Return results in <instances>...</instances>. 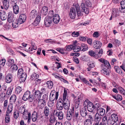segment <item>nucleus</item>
<instances>
[{
  "instance_id": "obj_1",
  "label": "nucleus",
  "mask_w": 125,
  "mask_h": 125,
  "mask_svg": "<svg viewBox=\"0 0 125 125\" xmlns=\"http://www.w3.org/2000/svg\"><path fill=\"white\" fill-rule=\"evenodd\" d=\"M67 94V91L64 89L63 94V99L62 100V102L60 101V102L62 103V104L63 105V106L64 109L66 110H68L69 109L70 106L69 101H68L67 100V101H66Z\"/></svg>"
},
{
  "instance_id": "obj_2",
  "label": "nucleus",
  "mask_w": 125,
  "mask_h": 125,
  "mask_svg": "<svg viewBox=\"0 0 125 125\" xmlns=\"http://www.w3.org/2000/svg\"><path fill=\"white\" fill-rule=\"evenodd\" d=\"M11 0L10 3L13 6L14 5H17L16 0H2L3 7L1 6V8L3 9L4 7L5 9L7 10L9 7V3Z\"/></svg>"
},
{
  "instance_id": "obj_3",
  "label": "nucleus",
  "mask_w": 125,
  "mask_h": 125,
  "mask_svg": "<svg viewBox=\"0 0 125 125\" xmlns=\"http://www.w3.org/2000/svg\"><path fill=\"white\" fill-rule=\"evenodd\" d=\"M22 99L24 101L28 100L30 102H31L33 101L34 98L31 94L30 92L27 91L24 94L22 97Z\"/></svg>"
},
{
  "instance_id": "obj_4",
  "label": "nucleus",
  "mask_w": 125,
  "mask_h": 125,
  "mask_svg": "<svg viewBox=\"0 0 125 125\" xmlns=\"http://www.w3.org/2000/svg\"><path fill=\"white\" fill-rule=\"evenodd\" d=\"M101 72L102 74L105 76L109 75L110 73H111L110 68L104 64H101Z\"/></svg>"
},
{
  "instance_id": "obj_5",
  "label": "nucleus",
  "mask_w": 125,
  "mask_h": 125,
  "mask_svg": "<svg viewBox=\"0 0 125 125\" xmlns=\"http://www.w3.org/2000/svg\"><path fill=\"white\" fill-rule=\"evenodd\" d=\"M99 107V105L98 104H96L95 105H94L93 103L91 102H89L87 107V109L88 111L94 113L95 110L98 108Z\"/></svg>"
},
{
  "instance_id": "obj_6",
  "label": "nucleus",
  "mask_w": 125,
  "mask_h": 125,
  "mask_svg": "<svg viewBox=\"0 0 125 125\" xmlns=\"http://www.w3.org/2000/svg\"><path fill=\"white\" fill-rule=\"evenodd\" d=\"M22 114V117L24 120H27L28 119L27 122L29 123L30 122L31 119V115L30 112H28L27 110H26Z\"/></svg>"
},
{
  "instance_id": "obj_7",
  "label": "nucleus",
  "mask_w": 125,
  "mask_h": 125,
  "mask_svg": "<svg viewBox=\"0 0 125 125\" xmlns=\"http://www.w3.org/2000/svg\"><path fill=\"white\" fill-rule=\"evenodd\" d=\"M80 8L82 12H84L87 14L89 13V8L85 5L84 1H82L80 6Z\"/></svg>"
},
{
  "instance_id": "obj_8",
  "label": "nucleus",
  "mask_w": 125,
  "mask_h": 125,
  "mask_svg": "<svg viewBox=\"0 0 125 125\" xmlns=\"http://www.w3.org/2000/svg\"><path fill=\"white\" fill-rule=\"evenodd\" d=\"M52 17L46 16L45 19L44 24L46 27L50 26L53 22Z\"/></svg>"
},
{
  "instance_id": "obj_9",
  "label": "nucleus",
  "mask_w": 125,
  "mask_h": 125,
  "mask_svg": "<svg viewBox=\"0 0 125 125\" xmlns=\"http://www.w3.org/2000/svg\"><path fill=\"white\" fill-rule=\"evenodd\" d=\"M52 91L51 93L50 97L49 99L51 101H52L55 100H56L58 99V93L57 92H56L55 93V95H54L53 94H52Z\"/></svg>"
},
{
  "instance_id": "obj_10",
  "label": "nucleus",
  "mask_w": 125,
  "mask_h": 125,
  "mask_svg": "<svg viewBox=\"0 0 125 125\" xmlns=\"http://www.w3.org/2000/svg\"><path fill=\"white\" fill-rule=\"evenodd\" d=\"M73 110H70L68 111L66 115V118L68 120H71L72 118L73 115Z\"/></svg>"
},
{
  "instance_id": "obj_11",
  "label": "nucleus",
  "mask_w": 125,
  "mask_h": 125,
  "mask_svg": "<svg viewBox=\"0 0 125 125\" xmlns=\"http://www.w3.org/2000/svg\"><path fill=\"white\" fill-rule=\"evenodd\" d=\"M26 19V15L24 14H21L18 20V22L19 24H22L24 22Z\"/></svg>"
},
{
  "instance_id": "obj_12",
  "label": "nucleus",
  "mask_w": 125,
  "mask_h": 125,
  "mask_svg": "<svg viewBox=\"0 0 125 125\" xmlns=\"http://www.w3.org/2000/svg\"><path fill=\"white\" fill-rule=\"evenodd\" d=\"M94 47L96 49H99L102 45V43L98 41H95L93 43Z\"/></svg>"
},
{
  "instance_id": "obj_13",
  "label": "nucleus",
  "mask_w": 125,
  "mask_h": 125,
  "mask_svg": "<svg viewBox=\"0 0 125 125\" xmlns=\"http://www.w3.org/2000/svg\"><path fill=\"white\" fill-rule=\"evenodd\" d=\"M69 15L70 18L72 19H74L75 18L76 13L75 10L74 8H71Z\"/></svg>"
},
{
  "instance_id": "obj_14",
  "label": "nucleus",
  "mask_w": 125,
  "mask_h": 125,
  "mask_svg": "<svg viewBox=\"0 0 125 125\" xmlns=\"http://www.w3.org/2000/svg\"><path fill=\"white\" fill-rule=\"evenodd\" d=\"M34 99L36 100H39L41 98L42 94L40 91L39 90L35 91L34 92Z\"/></svg>"
},
{
  "instance_id": "obj_15",
  "label": "nucleus",
  "mask_w": 125,
  "mask_h": 125,
  "mask_svg": "<svg viewBox=\"0 0 125 125\" xmlns=\"http://www.w3.org/2000/svg\"><path fill=\"white\" fill-rule=\"evenodd\" d=\"M77 42L76 41L73 43V50L74 52H78L80 51H81L80 46L77 45Z\"/></svg>"
},
{
  "instance_id": "obj_16",
  "label": "nucleus",
  "mask_w": 125,
  "mask_h": 125,
  "mask_svg": "<svg viewBox=\"0 0 125 125\" xmlns=\"http://www.w3.org/2000/svg\"><path fill=\"white\" fill-rule=\"evenodd\" d=\"M112 14L113 16V18L116 17L119 15V11L118 9L114 8L113 9Z\"/></svg>"
},
{
  "instance_id": "obj_17",
  "label": "nucleus",
  "mask_w": 125,
  "mask_h": 125,
  "mask_svg": "<svg viewBox=\"0 0 125 125\" xmlns=\"http://www.w3.org/2000/svg\"><path fill=\"white\" fill-rule=\"evenodd\" d=\"M75 8L77 14L78 16H82L83 14L81 11L80 10V6L78 4H77L75 5Z\"/></svg>"
},
{
  "instance_id": "obj_18",
  "label": "nucleus",
  "mask_w": 125,
  "mask_h": 125,
  "mask_svg": "<svg viewBox=\"0 0 125 125\" xmlns=\"http://www.w3.org/2000/svg\"><path fill=\"white\" fill-rule=\"evenodd\" d=\"M15 20L13 15H12V13L9 12L8 17V21L10 23H11L14 21Z\"/></svg>"
},
{
  "instance_id": "obj_19",
  "label": "nucleus",
  "mask_w": 125,
  "mask_h": 125,
  "mask_svg": "<svg viewBox=\"0 0 125 125\" xmlns=\"http://www.w3.org/2000/svg\"><path fill=\"white\" fill-rule=\"evenodd\" d=\"M52 19L54 23L55 24H57L59 22L60 18L58 15L55 14Z\"/></svg>"
},
{
  "instance_id": "obj_20",
  "label": "nucleus",
  "mask_w": 125,
  "mask_h": 125,
  "mask_svg": "<svg viewBox=\"0 0 125 125\" xmlns=\"http://www.w3.org/2000/svg\"><path fill=\"white\" fill-rule=\"evenodd\" d=\"M43 113L45 117L46 118L50 114V109L47 106L45 107L44 109Z\"/></svg>"
},
{
  "instance_id": "obj_21",
  "label": "nucleus",
  "mask_w": 125,
  "mask_h": 125,
  "mask_svg": "<svg viewBox=\"0 0 125 125\" xmlns=\"http://www.w3.org/2000/svg\"><path fill=\"white\" fill-rule=\"evenodd\" d=\"M55 115L58 117L59 119L62 120L63 119V114L62 111H57Z\"/></svg>"
},
{
  "instance_id": "obj_22",
  "label": "nucleus",
  "mask_w": 125,
  "mask_h": 125,
  "mask_svg": "<svg viewBox=\"0 0 125 125\" xmlns=\"http://www.w3.org/2000/svg\"><path fill=\"white\" fill-rule=\"evenodd\" d=\"M0 18L2 20H4L6 19L7 16L4 11L0 10Z\"/></svg>"
},
{
  "instance_id": "obj_23",
  "label": "nucleus",
  "mask_w": 125,
  "mask_h": 125,
  "mask_svg": "<svg viewBox=\"0 0 125 125\" xmlns=\"http://www.w3.org/2000/svg\"><path fill=\"white\" fill-rule=\"evenodd\" d=\"M80 47L81 51H87L88 49L87 45L85 43H82Z\"/></svg>"
},
{
  "instance_id": "obj_24",
  "label": "nucleus",
  "mask_w": 125,
  "mask_h": 125,
  "mask_svg": "<svg viewBox=\"0 0 125 125\" xmlns=\"http://www.w3.org/2000/svg\"><path fill=\"white\" fill-rule=\"evenodd\" d=\"M101 115L98 113H96L94 116L95 122L99 123L101 120Z\"/></svg>"
},
{
  "instance_id": "obj_25",
  "label": "nucleus",
  "mask_w": 125,
  "mask_h": 125,
  "mask_svg": "<svg viewBox=\"0 0 125 125\" xmlns=\"http://www.w3.org/2000/svg\"><path fill=\"white\" fill-rule=\"evenodd\" d=\"M13 109V105L12 104H9L8 107L6 111V114H9L11 113Z\"/></svg>"
},
{
  "instance_id": "obj_26",
  "label": "nucleus",
  "mask_w": 125,
  "mask_h": 125,
  "mask_svg": "<svg viewBox=\"0 0 125 125\" xmlns=\"http://www.w3.org/2000/svg\"><path fill=\"white\" fill-rule=\"evenodd\" d=\"M48 12V7L45 6L43 7L41 10V14L43 15H46L47 14Z\"/></svg>"
},
{
  "instance_id": "obj_27",
  "label": "nucleus",
  "mask_w": 125,
  "mask_h": 125,
  "mask_svg": "<svg viewBox=\"0 0 125 125\" xmlns=\"http://www.w3.org/2000/svg\"><path fill=\"white\" fill-rule=\"evenodd\" d=\"M81 115L83 117H85L87 115V111L85 108H83L80 111Z\"/></svg>"
},
{
  "instance_id": "obj_28",
  "label": "nucleus",
  "mask_w": 125,
  "mask_h": 125,
  "mask_svg": "<svg viewBox=\"0 0 125 125\" xmlns=\"http://www.w3.org/2000/svg\"><path fill=\"white\" fill-rule=\"evenodd\" d=\"M18 69L17 66L16 64L12 65L10 68V72L13 73L16 71Z\"/></svg>"
},
{
  "instance_id": "obj_29",
  "label": "nucleus",
  "mask_w": 125,
  "mask_h": 125,
  "mask_svg": "<svg viewBox=\"0 0 125 125\" xmlns=\"http://www.w3.org/2000/svg\"><path fill=\"white\" fill-rule=\"evenodd\" d=\"M37 116V113L35 111L33 112L31 115L32 120L34 122L36 121L38 117Z\"/></svg>"
},
{
  "instance_id": "obj_30",
  "label": "nucleus",
  "mask_w": 125,
  "mask_h": 125,
  "mask_svg": "<svg viewBox=\"0 0 125 125\" xmlns=\"http://www.w3.org/2000/svg\"><path fill=\"white\" fill-rule=\"evenodd\" d=\"M97 113L99 112L100 115L101 116L104 115L105 114V110L103 108H97Z\"/></svg>"
},
{
  "instance_id": "obj_31",
  "label": "nucleus",
  "mask_w": 125,
  "mask_h": 125,
  "mask_svg": "<svg viewBox=\"0 0 125 125\" xmlns=\"http://www.w3.org/2000/svg\"><path fill=\"white\" fill-rule=\"evenodd\" d=\"M12 90V88L11 87L8 88L7 89L6 94L4 93V97H5V96L7 97V96H10L11 94Z\"/></svg>"
},
{
  "instance_id": "obj_32",
  "label": "nucleus",
  "mask_w": 125,
  "mask_h": 125,
  "mask_svg": "<svg viewBox=\"0 0 125 125\" xmlns=\"http://www.w3.org/2000/svg\"><path fill=\"white\" fill-rule=\"evenodd\" d=\"M111 117L114 122H116L118 120V116L115 114H112L111 115Z\"/></svg>"
},
{
  "instance_id": "obj_33",
  "label": "nucleus",
  "mask_w": 125,
  "mask_h": 125,
  "mask_svg": "<svg viewBox=\"0 0 125 125\" xmlns=\"http://www.w3.org/2000/svg\"><path fill=\"white\" fill-rule=\"evenodd\" d=\"M37 12L36 10H32L30 13V18H34L37 16Z\"/></svg>"
},
{
  "instance_id": "obj_34",
  "label": "nucleus",
  "mask_w": 125,
  "mask_h": 125,
  "mask_svg": "<svg viewBox=\"0 0 125 125\" xmlns=\"http://www.w3.org/2000/svg\"><path fill=\"white\" fill-rule=\"evenodd\" d=\"M20 83L24 82L25 81L27 77V75L26 74H24L22 76H20Z\"/></svg>"
},
{
  "instance_id": "obj_35",
  "label": "nucleus",
  "mask_w": 125,
  "mask_h": 125,
  "mask_svg": "<svg viewBox=\"0 0 125 125\" xmlns=\"http://www.w3.org/2000/svg\"><path fill=\"white\" fill-rule=\"evenodd\" d=\"M12 76L11 75H7L6 77L5 81L7 83H10L12 81Z\"/></svg>"
},
{
  "instance_id": "obj_36",
  "label": "nucleus",
  "mask_w": 125,
  "mask_h": 125,
  "mask_svg": "<svg viewBox=\"0 0 125 125\" xmlns=\"http://www.w3.org/2000/svg\"><path fill=\"white\" fill-rule=\"evenodd\" d=\"M13 12L15 14L18 13L19 12V8L17 5H15L13 6Z\"/></svg>"
},
{
  "instance_id": "obj_37",
  "label": "nucleus",
  "mask_w": 125,
  "mask_h": 125,
  "mask_svg": "<svg viewBox=\"0 0 125 125\" xmlns=\"http://www.w3.org/2000/svg\"><path fill=\"white\" fill-rule=\"evenodd\" d=\"M19 113L17 110H16L14 111L13 116L14 118L17 119L19 116Z\"/></svg>"
},
{
  "instance_id": "obj_38",
  "label": "nucleus",
  "mask_w": 125,
  "mask_h": 125,
  "mask_svg": "<svg viewBox=\"0 0 125 125\" xmlns=\"http://www.w3.org/2000/svg\"><path fill=\"white\" fill-rule=\"evenodd\" d=\"M47 87L50 89H51L53 87V83L52 81H48L46 83Z\"/></svg>"
},
{
  "instance_id": "obj_39",
  "label": "nucleus",
  "mask_w": 125,
  "mask_h": 125,
  "mask_svg": "<svg viewBox=\"0 0 125 125\" xmlns=\"http://www.w3.org/2000/svg\"><path fill=\"white\" fill-rule=\"evenodd\" d=\"M26 110L24 106H22L19 108L18 112L19 113L22 114Z\"/></svg>"
},
{
  "instance_id": "obj_40",
  "label": "nucleus",
  "mask_w": 125,
  "mask_h": 125,
  "mask_svg": "<svg viewBox=\"0 0 125 125\" xmlns=\"http://www.w3.org/2000/svg\"><path fill=\"white\" fill-rule=\"evenodd\" d=\"M113 44L116 46H119L121 44V42L120 41L117 39H115L113 42Z\"/></svg>"
},
{
  "instance_id": "obj_41",
  "label": "nucleus",
  "mask_w": 125,
  "mask_h": 125,
  "mask_svg": "<svg viewBox=\"0 0 125 125\" xmlns=\"http://www.w3.org/2000/svg\"><path fill=\"white\" fill-rule=\"evenodd\" d=\"M56 50L61 54L65 53V52L66 51L65 49H63L62 48H58L56 49Z\"/></svg>"
},
{
  "instance_id": "obj_42",
  "label": "nucleus",
  "mask_w": 125,
  "mask_h": 125,
  "mask_svg": "<svg viewBox=\"0 0 125 125\" xmlns=\"http://www.w3.org/2000/svg\"><path fill=\"white\" fill-rule=\"evenodd\" d=\"M26 73L23 72V70L21 68L18 70L17 73L18 76H20Z\"/></svg>"
},
{
  "instance_id": "obj_43",
  "label": "nucleus",
  "mask_w": 125,
  "mask_h": 125,
  "mask_svg": "<svg viewBox=\"0 0 125 125\" xmlns=\"http://www.w3.org/2000/svg\"><path fill=\"white\" fill-rule=\"evenodd\" d=\"M84 125H92V122L90 119H86L84 122Z\"/></svg>"
},
{
  "instance_id": "obj_44",
  "label": "nucleus",
  "mask_w": 125,
  "mask_h": 125,
  "mask_svg": "<svg viewBox=\"0 0 125 125\" xmlns=\"http://www.w3.org/2000/svg\"><path fill=\"white\" fill-rule=\"evenodd\" d=\"M39 75L36 73H34L31 76V79L34 80L38 79L39 78Z\"/></svg>"
},
{
  "instance_id": "obj_45",
  "label": "nucleus",
  "mask_w": 125,
  "mask_h": 125,
  "mask_svg": "<svg viewBox=\"0 0 125 125\" xmlns=\"http://www.w3.org/2000/svg\"><path fill=\"white\" fill-rule=\"evenodd\" d=\"M103 51L102 49H100L99 50V51L98 53L97 54L96 56H95V58L96 59H98L100 58L101 56L103 54Z\"/></svg>"
},
{
  "instance_id": "obj_46",
  "label": "nucleus",
  "mask_w": 125,
  "mask_h": 125,
  "mask_svg": "<svg viewBox=\"0 0 125 125\" xmlns=\"http://www.w3.org/2000/svg\"><path fill=\"white\" fill-rule=\"evenodd\" d=\"M88 53L90 56L94 57L95 58V56L97 55V54L95 53L92 50L89 51Z\"/></svg>"
},
{
  "instance_id": "obj_47",
  "label": "nucleus",
  "mask_w": 125,
  "mask_h": 125,
  "mask_svg": "<svg viewBox=\"0 0 125 125\" xmlns=\"http://www.w3.org/2000/svg\"><path fill=\"white\" fill-rule=\"evenodd\" d=\"M84 2V4L87 7H90L91 6V3L90 1L88 0H85L83 1Z\"/></svg>"
},
{
  "instance_id": "obj_48",
  "label": "nucleus",
  "mask_w": 125,
  "mask_h": 125,
  "mask_svg": "<svg viewBox=\"0 0 125 125\" xmlns=\"http://www.w3.org/2000/svg\"><path fill=\"white\" fill-rule=\"evenodd\" d=\"M72 35L74 37H77L80 35V34L79 31H74L72 32Z\"/></svg>"
},
{
  "instance_id": "obj_49",
  "label": "nucleus",
  "mask_w": 125,
  "mask_h": 125,
  "mask_svg": "<svg viewBox=\"0 0 125 125\" xmlns=\"http://www.w3.org/2000/svg\"><path fill=\"white\" fill-rule=\"evenodd\" d=\"M16 99V96L14 94H13L12 95L10 98V100L12 102H15Z\"/></svg>"
},
{
  "instance_id": "obj_50",
  "label": "nucleus",
  "mask_w": 125,
  "mask_h": 125,
  "mask_svg": "<svg viewBox=\"0 0 125 125\" xmlns=\"http://www.w3.org/2000/svg\"><path fill=\"white\" fill-rule=\"evenodd\" d=\"M73 44L72 45H70L66 46V51H70L72 50L73 48Z\"/></svg>"
},
{
  "instance_id": "obj_51",
  "label": "nucleus",
  "mask_w": 125,
  "mask_h": 125,
  "mask_svg": "<svg viewBox=\"0 0 125 125\" xmlns=\"http://www.w3.org/2000/svg\"><path fill=\"white\" fill-rule=\"evenodd\" d=\"M79 78L85 83H86V84H89V81L87 80L85 78L81 76H79Z\"/></svg>"
},
{
  "instance_id": "obj_52",
  "label": "nucleus",
  "mask_w": 125,
  "mask_h": 125,
  "mask_svg": "<svg viewBox=\"0 0 125 125\" xmlns=\"http://www.w3.org/2000/svg\"><path fill=\"white\" fill-rule=\"evenodd\" d=\"M118 89L120 93L125 96V90L120 86L118 87Z\"/></svg>"
},
{
  "instance_id": "obj_53",
  "label": "nucleus",
  "mask_w": 125,
  "mask_h": 125,
  "mask_svg": "<svg viewBox=\"0 0 125 125\" xmlns=\"http://www.w3.org/2000/svg\"><path fill=\"white\" fill-rule=\"evenodd\" d=\"M22 90V89L21 87L20 86H18L16 88L15 92L16 93L19 94L21 91Z\"/></svg>"
},
{
  "instance_id": "obj_54",
  "label": "nucleus",
  "mask_w": 125,
  "mask_h": 125,
  "mask_svg": "<svg viewBox=\"0 0 125 125\" xmlns=\"http://www.w3.org/2000/svg\"><path fill=\"white\" fill-rule=\"evenodd\" d=\"M11 23L12 26L14 28H16L18 27L19 25L18 24L19 23L18 21H16L15 22L13 21Z\"/></svg>"
},
{
  "instance_id": "obj_55",
  "label": "nucleus",
  "mask_w": 125,
  "mask_h": 125,
  "mask_svg": "<svg viewBox=\"0 0 125 125\" xmlns=\"http://www.w3.org/2000/svg\"><path fill=\"white\" fill-rule=\"evenodd\" d=\"M81 59L84 61H88L89 60V58L86 55H83L81 58Z\"/></svg>"
},
{
  "instance_id": "obj_56",
  "label": "nucleus",
  "mask_w": 125,
  "mask_h": 125,
  "mask_svg": "<svg viewBox=\"0 0 125 125\" xmlns=\"http://www.w3.org/2000/svg\"><path fill=\"white\" fill-rule=\"evenodd\" d=\"M10 121V116L9 114H6L5 116V121L6 123H8Z\"/></svg>"
},
{
  "instance_id": "obj_57",
  "label": "nucleus",
  "mask_w": 125,
  "mask_h": 125,
  "mask_svg": "<svg viewBox=\"0 0 125 125\" xmlns=\"http://www.w3.org/2000/svg\"><path fill=\"white\" fill-rule=\"evenodd\" d=\"M54 13L53 12V10H50L49 13L48 15L47 16L50 17H54Z\"/></svg>"
},
{
  "instance_id": "obj_58",
  "label": "nucleus",
  "mask_w": 125,
  "mask_h": 125,
  "mask_svg": "<svg viewBox=\"0 0 125 125\" xmlns=\"http://www.w3.org/2000/svg\"><path fill=\"white\" fill-rule=\"evenodd\" d=\"M83 94H79L78 96V102H80L81 101L83 100Z\"/></svg>"
},
{
  "instance_id": "obj_59",
  "label": "nucleus",
  "mask_w": 125,
  "mask_h": 125,
  "mask_svg": "<svg viewBox=\"0 0 125 125\" xmlns=\"http://www.w3.org/2000/svg\"><path fill=\"white\" fill-rule=\"evenodd\" d=\"M122 100V97L121 95L118 94L116 95V100L121 101Z\"/></svg>"
},
{
  "instance_id": "obj_60",
  "label": "nucleus",
  "mask_w": 125,
  "mask_h": 125,
  "mask_svg": "<svg viewBox=\"0 0 125 125\" xmlns=\"http://www.w3.org/2000/svg\"><path fill=\"white\" fill-rule=\"evenodd\" d=\"M38 102H39V104H40V103L42 104L45 105H46V102L45 100L43 99H40Z\"/></svg>"
},
{
  "instance_id": "obj_61",
  "label": "nucleus",
  "mask_w": 125,
  "mask_h": 125,
  "mask_svg": "<svg viewBox=\"0 0 125 125\" xmlns=\"http://www.w3.org/2000/svg\"><path fill=\"white\" fill-rule=\"evenodd\" d=\"M114 69L116 72L118 73H119V71L121 69L118 66H115Z\"/></svg>"
},
{
  "instance_id": "obj_62",
  "label": "nucleus",
  "mask_w": 125,
  "mask_h": 125,
  "mask_svg": "<svg viewBox=\"0 0 125 125\" xmlns=\"http://www.w3.org/2000/svg\"><path fill=\"white\" fill-rule=\"evenodd\" d=\"M8 64L12 65L14 63V60L12 59H9L8 60Z\"/></svg>"
},
{
  "instance_id": "obj_63",
  "label": "nucleus",
  "mask_w": 125,
  "mask_h": 125,
  "mask_svg": "<svg viewBox=\"0 0 125 125\" xmlns=\"http://www.w3.org/2000/svg\"><path fill=\"white\" fill-rule=\"evenodd\" d=\"M6 60L5 59H2L0 61V65L3 66L5 65Z\"/></svg>"
},
{
  "instance_id": "obj_64",
  "label": "nucleus",
  "mask_w": 125,
  "mask_h": 125,
  "mask_svg": "<svg viewBox=\"0 0 125 125\" xmlns=\"http://www.w3.org/2000/svg\"><path fill=\"white\" fill-rule=\"evenodd\" d=\"M91 102L89 101L88 100H86L84 102L83 104V105L85 107L86 106H87V107L88 105V104L89 102Z\"/></svg>"
}]
</instances>
